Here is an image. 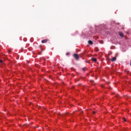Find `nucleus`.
I'll return each mask as SVG.
<instances>
[{"label": "nucleus", "instance_id": "f257e3e1", "mask_svg": "<svg viewBox=\"0 0 131 131\" xmlns=\"http://www.w3.org/2000/svg\"><path fill=\"white\" fill-rule=\"evenodd\" d=\"M73 57L75 58L76 60H78V59H79V56L78 55V54L76 53L73 55Z\"/></svg>", "mask_w": 131, "mask_h": 131}, {"label": "nucleus", "instance_id": "f03ea898", "mask_svg": "<svg viewBox=\"0 0 131 131\" xmlns=\"http://www.w3.org/2000/svg\"><path fill=\"white\" fill-rule=\"evenodd\" d=\"M42 43H46V42H48V39H44L41 41Z\"/></svg>", "mask_w": 131, "mask_h": 131}, {"label": "nucleus", "instance_id": "7ed1b4c3", "mask_svg": "<svg viewBox=\"0 0 131 131\" xmlns=\"http://www.w3.org/2000/svg\"><path fill=\"white\" fill-rule=\"evenodd\" d=\"M116 57H114L113 58L111 59L112 62H114V61H116Z\"/></svg>", "mask_w": 131, "mask_h": 131}, {"label": "nucleus", "instance_id": "20e7f679", "mask_svg": "<svg viewBox=\"0 0 131 131\" xmlns=\"http://www.w3.org/2000/svg\"><path fill=\"white\" fill-rule=\"evenodd\" d=\"M88 43H89V45H93V41H92V40H89V41H88Z\"/></svg>", "mask_w": 131, "mask_h": 131}, {"label": "nucleus", "instance_id": "39448f33", "mask_svg": "<svg viewBox=\"0 0 131 131\" xmlns=\"http://www.w3.org/2000/svg\"><path fill=\"white\" fill-rule=\"evenodd\" d=\"M119 35H120V36H121V37H123V33L120 32Z\"/></svg>", "mask_w": 131, "mask_h": 131}, {"label": "nucleus", "instance_id": "423d86ee", "mask_svg": "<svg viewBox=\"0 0 131 131\" xmlns=\"http://www.w3.org/2000/svg\"><path fill=\"white\" fill-rule=\"evenodd\" d=\"M92 60L93 61V62H97V58H92Z\"/></svg>", "mask_w": 131, "mask_h": 131}, {"label": "nucleus", "instance_id": "0eeeda50", "mask_svg": "<svg viewBox=\"0 0 131 131\" xmlns=\"http://www.w3.org/2000/svg\"><path fill=\"white\" fill-rule=\"evenodd\" d=\"M27 126H28V125L27 124H25L24 125V127H27Z\"/></svg>", "mask_w": 131, "mask_h": 131}, {"label": "nucleus", "instance_id": "6e6552de", "mask_svg": "<svg viewBox=\"0 0 131 131\" xmlns=\"http://www.w3.org/2000/svg\"><path fill=\"white\" fill-rule=\"evenodd\" d=\"M0 63L4 64V61L2 60H0Z\"/></svg>", "mask_w": 131, "mask_h": 131}, {"label": "nucleus", "instance_id": "1a4fd4ad", "mask_svg": "<svg viewBox=\"0 0 131 131\" xmlns=\"http://www.w3.org/2000/svg\"><path fill=\"white\" fill-rule=\"evenodd\" d=\"M123 120L124 121H125V122L126 121V119H125V118H123Z\"/></svg>", "mask_w": 131, "mask_h": 131}, {"label": "nucleus", "instance_id": "9d476101", "mask_svg": "<svg viewBox=\"0 0 131 131\" xmlns=\"http://www.w3.org/2000/svg\"><path fill=\"white\" fill-rule=\"evenodd\" d=\"M82 70L83 71H85V68H83L82 69Z\"/></svg>", "mask_w": 131, "mask_h": 131}, {"label": "nucleus", "instance_id": "9b49d317", "mask_svg": "<svg viewBox=\"0 0 131 131\" xmlns=\"http://www.w3.org/2000/svg\"><path fill=\"white\" fill-rule=\"evenodd\" d=\"M90 82H91L92 83H93V82H94V80H91L90 81Z\"/></svg>", "mask_w": 131, "mask_h": 131}, {"label": "nucleus", "instance_id": "f8f14e48", "mask_svg": "<svg viewBox=\"0 0 131 131\" xmlns=\"http://www.w3.org/2000/svg\"><path fill=\"white\" fill-rule=\"evenodd\" d=\"M66 55H67V56H68V55H69V53H67Z\"/></svg>", "mask_w": 131, "mask_h": 131}, {"label": "nucleus", "instance_id": "ddd939ff", "mask_svg": "<svg viewBox=\"0 0 131 131\" xmlns=\"http://www.w3.org/2000/svg\"><path fill=\"white\" fill-rule=\"evenodd\" d=\"M93 114H96V112H93Z\"/></svg>", "mask_w": 131, "mask_h": 131}, {"label": "nucleus", "instance_id": "4468645a", "mask_svg": "<svg viewBox=\"0 0 131 131\" xmlns=\"http://www.w3.org/2000/svg\"><path fill=\"white\" fill-rule=\"evenodd\" d=\"M11 50H8V53H10L11 52Z\"/></svg>", "mask_w": 131, "mask_h": 131}]
</instances>
